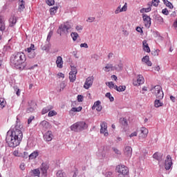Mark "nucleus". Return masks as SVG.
<instances>
[{
	"label": "nucleus",
	"instance_id": "nucleus-1",
	"mask_svg": "<svg viewBox=\"0 0 177 177\" xmlns=\"http://www.w3.org/2000/svg\"><path fill=\"white\" fill-rule=\"evenodd\" d=\"M23 125L20 122L19 118H17L16 124L15 129H11L7 132L6 138V142L8 147H17L20 145L21 140H23Z\"/></svg>",
	"mask_w": 177,
	"mask_h": 177
},
{
	"label": "nucleus",
	"instance_id": "nucleus-2",
	"mask_svg": "<svg viewBox=\"0 0 177 177\" xmlns=\"http://www.w3.org/2000/svg\"><path fill=\"white\" fill-rule=\"evenodd\" d=\"M26 60V54L21 52L15 53L10 57V66L17 70H24L27 66Z\"/></svg>",
	"mask_w": 177,
	"mask_h": 177
},
{
	"label": "nucleus",
	"instance_id": "nucleus-3",
	"mask_svg": "<svg viewBox=\"0 0 177 177\" xmlns=\"http://www.w3.org/2000/svg\"><path fill=\"white\" fill-rule=\"evenodd\" d=\"M88 128V124L84 121L77 122L71 126V130L73 132H82Z\"/></svg>",
	"mask_w": 177,
	"mask_h": 177
},
{
	"label": "nucleus",
	"instance_id": "nucleus-4",
	"mask_svg": "<svg viewBox=\"0 0 177 177\" xmlns=\"http://www.w3.org/2000/svg\"><path fill=\"white\" fill-rule=\"evenodd\" d=\"M115 171L118 172V177H129V169L124 165H118Z\"/></svg>",
	"mask_w": 177,
	"mask_h": 177
},
{
	"label": "nucleus",
	"instance_id": "nucleus-5",
	"mask_svg": "<svg viewBox=\"0 0 177 177\" xmlns=\"http://www.w3.org/2000/svg\"><path fill=\"white\" fill-rule=\"evenodd\" d=\"M71 29V25L68 22H66L64 25H61L57 30V34L62 35V33L68 34V30Z\"/></svg>",
	"mask_w": 177,
	"mask_h": 177
},
{
	"label": "nucleus",
	"instance_id": "nucleus-6",
	"mask_svg": "<svg viewBox=\"0 0 177 177\" xmlns=\"http://www.w3.org/2000/svg\"><path fill=\"white\" fill-rule=\"evenodd\" d=\"M39 127L41 132H46L49 129L50 124L48 121L43 120L39 123Z\"/></svg>",
	"mask_w": 177,
	"mask_h": 177
},
{
	"label": "nucleus",
	"instance_id": "nucleus-7",
	"mask_svg": "<svg viewBox=\"0 0 177 177\" xmlns=\"http://www.w3.org/2000/svg\"><path fill=\"white\" fill-rule=\"evenodd\" d=\"M70 82H74L77 80V68L73 67L69 73Z\"/></svg>",
	"mask_w": 177,
	"mask_h": 177
},
{
	"label": "nucleus",
	"instance_id": "nucleus-8",
	"mask_svg": "<svg viewBox=\"0 0 177 177\" xmlns=\"http://www.w3.org/2000/svg\"><path fill=\"white\" fill-rule=\"evenodd\" d=\"M156 91V96L157 99L161 100L164 97V93L160 86H156L154 87Z\"/></svg>",
	"mask_w": 177,
	"mask_h": 177
},
{
	"label": "nucleus",
	"instance_id": "nucleus-9",
	"mask_svg": "<svg viewBox=\"0 0 177 177\" xmlns=\"http://www.w3.org/2000/svg\"><path fill=\"white\" fill-rule=\"evenodd\" d=\"M171 167H172V158L171 155H167L165 161V168L167 171H169V169H171Z\"/></svg>",
	"mask_w": 177,
	"mask_h": 177
},
{
	"label": "nucleus",
	"instance_id": "nucleus-10",
	"mask_svg": "<svg viewBox=\"0 0 177 177\" xmlns=\"http://www.w3.org/2000/svg\"><path fill=\"white\" fill-rule=\"evenodd\" d=\"M145 84V78L142 75H138L137 77V80H134L133 82V84L134 86H138V85H142Z\"/></svg>",
	"mask_w": 177,
	"mask_h": 177
},
{
	"label": "nucleus",
	"instance_id": "nucleus-11",
	"mask_svg": "<svg viewBox=\"0 0 177 177\" xmlns=\"http://www.w3.org/2000/svg\"><path fill=\"white\" fill-rule=\"evenodd\" d=\"M142 19L143 21L145 22V27H150V26H151V18H150V17L146 14H143L142 15Z\"/></svg>",
	"mask_w": 177,
	"mask_h": 177
},
{
	"label": "nucleus",
	"instance_id": "nucleus-12",
	"mask_svg": "<svg viewBox=\"0 0 177 177\" xmlns=\"http://www.w3.org/2000/svg\"><path fill=\"white\" fill-rule=\"evenodd\" d=\"M92 84H93V77H87L84 84V89H88V88H91V86H92Z\"/></svg>",
	"mask_w": 177,
	"mask_h": 177
},
{
	"label": "nucleus",
	"instance_id": "nucleus-13",
	"mask_svg": "<svg viewBox=\"0 0 177 177\" xmlns=\"http://www.w3.org/2000/svg\"><path fill=\"white\" fill-rule=\"evenodd\" d=\"M100 133H104V136H109V132H107V123L102 122L100 124Z\"/></svg>",
	"mask_w": 177,
	"mask_h": 177
},
{
	"label": "nucleus",
	"instance_id": "nucleus-14",
	"mask_svg": "<svg viewBox=\"0 0 177 177\" xmlns=\"http://www.w3.org/2000/svg\"><path fill=\"white\" fill-rule=\"evenodd\" d=\"M44 139L46 140V142H51L52 139H53V134H52V131H48L44 135Z\"/></svg>",
	"mask_w": 177,
	"mask_h": 177
},
{
	"label": "nucleus",
	"instance_id": "nucleus-15",
	"mask_svg": "<svg viewBox=\"0 0 177 177\" xmlns=\"http://www.w3.org/2000/svg\"><path fill=\"white\" fill-rule=\"evenodd\" d=\"M101 102L100 101L97 100L95 102H94V104L92 106V110H95L96 109L97 111H102V109H103L102 107V105H100Z\"/></svg>",
	"mask_w": 177,
	"mask_h": 177
},
{
	"label": "nucleus",
	"instance_id": "nucleus-16",
	"mask_svg": "<svg viewBox=\"0 0 177 177\" xmlns=\"http://www.w3.org/2000/svg\"><path fill=\"white\" fill-rule=\"evenodd\" d=\"M141 133L140 134V138H142V139H145V138H147V135L149 133V130L146 129L145 127H142L140 129Z\"/></svg>",
	"mask_w": 177,
	"mask_h": 177
},
{
	"label": "nucleus",
	"instance_id": "nucleus-17",
	"mask_svg": "<svg viewBox=\"0 0 177 177\" xmlns=\"http://www.w3.org/2000/svg\"><path fill=\"white\" fill-rule=\"evenodd\" d=\"M48 169H49V165H48V163L41 164V171H42L43 175H46Z\"/></svg>",
	"mask_w": 177,
	"mask_h": 177
},
{
	"label": "nucleus",
	"instance_id": "nucleus-18",
	"mask_svg": "<svg viewBox=\"0 0 177 177\" xmlns=\"http://www.w3.org/2000/svg\"><path fill=\"white\" fill-rule=\"evenodd\" d=\"M9 23L10 27H15V26H16V23H17V18L16 16L12 15L9 19Z\"/></svg>",
	"mask_w": 177,
	"mask_h": 177
},
{
	"label": "nucleus",
	"instance_id": "nucleus-19",
	"mask_svg": "<svg viewBox=\"0 0 177 177\" xmlns=\"http://www.w3.org/2000/svg\"><path fill=\"white\" fill-rule=\"evenodd\" d=\"M56 64L58 68H63V58L61 56L57 57Z\"/></svg>",
	"mask_w": 177,
	"mask_h": 177
},
{
	"label": "nucleus",
	"instance_id": "nucleus-20",
	"mask_svg": "<svg viewBox=\"0 0 177 177\" xmlns=\"http://www.w3.org/2000/svg\"><path fill=\"white\" fill-rule=\"evenodd\" d=\"M124 154L127 157H131L132 156V147L127 146L124 149Z\"/></svg>",
	"mask_w": 177,
	"mask_h": 177
},
{
	"label": "nucleus",
	"instance_id": "nucleus-21",
	"mask_svg": "<svg viewBox=\"0 0 177 177\" xmlns=\"http://www.w3.org/2000/svg\"><path fill=\"white\" fill-rule=\"evenodd\" d=\"M142 46H143V50H145V52H147V53H150V47H149L147 41L144 40L142 41Z\"/></svg>",
	"mask_w": 177,
	"mask_h": 177
},
{
	"label": "nucleus",
	"instance_id": "nucleus-22",
	"mask_svg": "<svg viewBox=\"0 0 177 177\" xmlns=\"http://www.w3.org/2000/svg\"><path fill=\"white\" fill-rule=\"evenodd\" d=\"M38 156H39V152L38 151H34L29 155V160H35Z\"/></svg>",
	"mask_w": 177,
	"mask_h": 177
},
{
	"label": "nucleus",
	"instance_id": "nucleus-23",
	"mask_svg": "<svg viewBox=\"0 0 177 177\" xmlns=\"http://www.w3.org/2000/svg\"><path fill=\"white\" fill-rule=\"evenodd\" d=\"M5 21L2 18V16H0V31H5Z\"/></svg>",
	"mask_w": 177,
	"mask_h": 177
},
{
	"label": "nucleus",
	"instance_id": "nucleus-24",
	"mask_svg": "<svg viewBox=\"0 0 177 177\" xmlns=\"http://www.w3.org/2000/svg\"><path fill=\"white\" fill-rule=\"evenodd\" d=\"M153 158L155 160H157V161H162V155L158 153V152H156L153 155Z\"/></svg>",
	"mask_w": 177,
	"mask_h": 177
},
{
	"label": "nucleus",
	"instance_id": "nucleus-25",
	"mask_svg": "<svg viewBox=\"0 0 177 177\" xmlns=\"http://www.w3.org/2000/svg\"><path fill=\"white\" fill-rule=\"evenodd\" d=\"M120 122L123 127H128V120L125 118H121L120 119Z\"/></svg>",
	"mask_w": 177,
	"mask_h": 177
},
{
	"label": "nucleus",
	"instance_id": "nucleus-26",
	"mask_svg": "<svg viewBox=\"0 0 177 177\" xmlns=\"http://www.w3.org/2000/svg\"><path fill=\"white\" fill-rule=\"evenodd\" d=\"M30 174L31 175H33V176H39V174H41V172L39 169H35L31 170Z\"/></svg>",
	"mask_w": 177,
	"mask_h": 177
},
{
	"label": "nucleus",
	"instance_id": "nucleus-27",
	"mask_svg": "<svg viewBox=\"0 0 177 177\" xmlns=\"http://www.w3.org/2000/svg\"><path fill=\"white\" fill-rule=\"evenodd\" d=\"M154 106L156 108L162 107V106H164V103L161 102L160 100H156L154 102Z\"/></svg>",
	"mask_w": 177,
	"mask_h": 177
},
{
	"label": "nucleus",
	"instance_id": "nucleus-28",
	"mask_svg": "<svg viewBox=\"0 0 177 177\" xmlns=\"http://www.w3.org/2000/svg\"><path fill=\"white\" fill-rule=\"evenodd\" d=\"M122 67H124V66L120 63L113 66V70L115 69L117 71H121L122 70Z\"/></svg>",
	"mask_w": 177,
	"mask_h": 177
},
{
	"label": "nucleus",
	"instance_id": "nucleus-29",
	"mask_svg": "<svg viewBox=\"0 0 177 177\" xmlns=\"http://www.w3.org/2000/svg\"><path fill=\"white\" fill-rule=\"evenodd\" d=\"M41 49L43 50H49L50 49V43L49 41L44 46H41Z\"/></svg>",
	"mask_w": 177,
	"mask_h": 177
},
{
	"label": "nucleus",
	"instance_id": "nucleus-30",
	"mask_svg": "<svg viewBox=\"0 0 177 177\" xmlns=\"http://www.w3.org/2000/svg\"><path fill=\"white\" fill-rule=\"evenodd\" d=\"M57 9H59V7H57V6H54V7L51 8L50 9V15H55V13H57Z\"/></svg>",
	"mask_w": 177,
	"mask_h": 177
},
{
	"label": "nucleus",
	"instance_id": "nucleus-31",
	"mask_svg": "<svg viewBox=\"0 0 177 177\" xmlns=\"http://www.w3.org/2000/svg\"><path fill=\"white\" fill-rule=\"evenodd\" d=\"M57 177H66V173L63 170H59L56 174Z\"/></svg>",
	"mask_w": 177,
	"mask_h": 177
},
{
	"label": "nucleus",
	"instance_id": "nucleus-32",
	"mask_svg": "<svg viewBox=\"0 0 177 177\" xmlns=\"http://www.w3.org/2000/svg\"><path fill=\"white\" fill-rule=\"evenodd\" d=\"M28 53V57H29V59H34V57L37 56V53H35V51H30Z\"/></svg>",
	"mask_w": 177,
	"mask_h": 177
},
{
	"label": "nucleus",
	"instance_id": "nucleus-33",
	"mask_svg": "<svg viewBox=\"0 0 177 177\" xmlns=\"http://www.w3.org/2000/svg\"><path fill=\"white\" fill-rule=\"evenodd\" d=\"M5 106H6V101L2 98H0V109L2 110Z\"/></svg>",
	"mask_w": 177,
	"mask_h": 177
},
{
	"label": "nucleus",
	"instance_id": "nucleus-34",
	"mask_svg": "<svg viewBox=\"0 0 177 177\" xmlns=\"http://www.w3.org/2000/svg\"><path fill=\"white\" fill-rule=\"evenodd\" d=\"M71 36L73 38V41H77V39L78 38L79 35H78V33L73 32L71 34Z\"/></svg>",
	"mask_w": 177,
	"mask_h": 177
},
{
	"label": "nucleus",
	"instance_id": "nucleus-35",
	"mask_svg": "<svg viewBox=\"0 0 177 177\" xmlns=\"http://www.w3.org/2000/svg\"><path fill=\"white\" fill-rule=\"evenodd\" d=\"M140 13H149V12H151V8L150 7H148L147 8H142L140 10Z\"/></svg>",
	"mask_w": 177,
	"mask_h": 177
},
{
	"label": "nucleus",
	"instance_id": "nucleus-36",
	"mask_svg": "<svg viewBox=\"0 0 177 177\" xmlns=\"http://www.w3.org/2000/svg\"><path fill=\"white\" fill-rule=\"evenodd\" d=\"M12 154L15 157H23V153H19L17 150L14 151Z\"/></svg>",
	"mask_w": 177,
	"mask_h": 177
},
{
	"label": "nucleus",
	"instance_id": "nucleus-37",
	"mask_svg": "<svg viewBox=\"0 0 177 177\" xmlns=\"http://www.w3.org/2000/svg\"><path fill=\"white\" fill-rule=\"evenodd\" d=\"M105 96L106 97H109L110 102H114V97L111 96V93H106Z\"/></svg>",
	"mask_w": 177,
	"mask_h": 177
},
{
	"label": "nucleus",
	"instance_id": "nucleus-38",
	"mask_svg": "<svg viewBox=\"0 0 177 177\" xmlns=\"http://www.w3.org/2000/svg\"><path fill=\"white\" fill-rule=\"evenodd\" d=\"M151 3H152L153 6L157 8V6H158V3H160V0H152Z\"/></svg>",
	"mask_w": 177,
	"mask_h": 177
},
{
	"label": "nucleus",
	"instance_id": "nucleus-39",
	"mask_svg": "<svg viewBox=\"0 0 177 177\" xmlns=\"http://www.w3.org/2000/svg\"><path fill=\"white\" fill-rule=\"evenodd\" d=\"M71 110H72V111L75 112H80L82 110V106H79L77 108L76 107H73Z\"/></svg>",
	"mask_w": 177,
	"mask_h": 177
},
{
	"label": "nucleus",
	"instance_id": "nucleus-40",
	"mask_svg": "<svg viewBox=\"0 0 177 177\" xmlns=\"http://www.w3.org/2000/svg\"><path fill=\"white\" fill-rule=\"evenodd\" d=\"M46 3H47L48 6H53V5H55V0H46Z\"/></svg>",
	"mask_w": 177,
	"mask_h": 177
},
{
	"label": "nucleus",
	"instance_id": "nucleus-41",
	"mask_svg": "<svg viewBox=\"0 0 177 177\" xmlns=\"http://www.w3.org/2000/svg\"><path fill=\"white\" fill-rule=\"evenodd\" d=\"M149 60H150V57H149V55H146L143 57L142 59V62H143L145 64H147Z\"/></svg>",
	"mask_w": 177,
	"mask_h": 177
},
{
	"label": "nucleus",
	"instance_id": "nucleus-42",
	"mask_svg": "<svg viewBox=\"0 0 177 177\" xmlns=\"http://www.w3.org/2000/svg\"><path fill=\"white\" fill-rule=\"evenodd\" d=\"M52 35H53V31L51 30L48 32V35L47 36V39H46L47 42H49L50 41V38H52Z\"/></svg>",
	"mask_w": 177,
	"mask_h": 177
},
{
	"label": "nucleus",
	"instance_id": "nucleus-43",
	"mask_svg": "<svg viewBox=\"0 0 177 177\" xmlns=\"http://www.w3.org/2000/svg\"><path fill=\"white\" fill-rule=\"evenodd\" d=\"M127 89V86H118V92H124Z\"/></svg>",
	"mask_w": 177,
	"mask_h": 177
},
{
	"label": "nucleus",
	"instance_id": "nucleus-44",
	"mask_svg": "<svg viewBox=\"0 0 177 177\" xmlns=\"http://www.w3.org/2000/svg\"><path fill=\"white\" fill-rule=\"evenodd\" d=\"M106 84L109 88H110V89H113V88H114V83L113 82H108Z\"/></svg>",
	"mask_w": 177,
	"mask_h": 177
},
{
	"label": "nucleus",
	"instance_id": "nucleus-45",
	"mask_svg": "<svg viewBox=\"0 0 177 177\" xmlns=\"http://www.w3.org/2000/svg\"><path fill=\"white\" fill-rule=\"evenodd\" d=\"M57 114V111H49L48 113V117H53L54 115H56Z\"/></svg>",
	"mask_w": 177,
	"mask_h": 177
},
{
	"label": "nucleus",
	"instance_id": "nucleus-46",
	"mask_svg": "<svg viewBox=\"0 0 177 177\" xmlns=\"http://www.w3.org/2000/svg\"><path fill=\"white\" fill-rule=\"evenodd\" d=\"M167 8H169V9H174V5H172V3L170 1L167 2L166 4H165Z\"/></svg>",
	"mask_w": 177,
	"mask_h": 177
},
{
	"label": "nucleus",
	"instance_id": "nucleus-47",
	"mask_svg": "<svg viewBox=\"0 0 177 177\" xmlns=\"http://www.w3.org/2000/svg\"><path fill=\"white\" fill-rule=\"evenodd\" d=\"M162 15H165V16H168V15H169V11H168L167 8H165V9L162 10Z\"/></svg>",
	"mask_w": 177,
	"mask_h": 177
},
{
	"label": "nucleus",
	"instance_id": "nucleus-48",
	"mask_svg": "<svg viewBox=\"0 0 177 177\" xmlns=\"http://www.w3.org/2000/svg\"><path fill=\"white\" fill-rule=\"evenodd\" d=\"M77 102H84V96L82 95H77Z\"/></svg>",
	"mask_w": 177,
	"mask_h": 177
},
{
	"label": "nucleus",
	"instance_id": "nucleus-49",
	"mask_svg": "<svg viewBox=\"0 0 177 177\" xmlns=\"http://www.w3.org/2000/svg\"><path fill=\"white\" fill-rule=\"evenodd\" d=\"M128 8V6L127 3L124 5V6L121 8L120 12H127V9Z\"/></svg>",
	"mask_w": 177,
	"mask_h": 177
},
{
	"label": "nucleus",
	"instance_id": "nucleus-50",
	"mask_svg": "<svg viewBox=\"0 0 177 177\" xmlns=\"http://www.w3.org/2000/svg\"><path fill=\"white\" fill-rule=\"evenodd\" d=\"M121 6H119L117 9L115 10V15H118V13H121Z\"/></svg>",
	"mask_w": 177,
	"mask_h": 177
},
{
	"label": "nucleus",
	"instance_id": "nucleus-51",
	"mask_svg": "<svg viewBox=\"0 0 177 177\" xmlns=\"http://www.w3.org/2000/svg\"><path fill=\"white\" fill-rule=\"evenodd\" d=\"M152 56H158V50H154L151 51Z\"/></svg>",
	"mask_w": 177,
	"mask_h": 177
},
{
	"label": "nucleus",
	"instance_id": "nucleus-52",
	"mask_svg": "<svg viewBox=\"0 0 177 177\" xmlns=\"http://www.w3.org/2000/svg\"><path fill=\"white\" fill-rule=\"evenodd\" d=\"M112 150H113V151L115 153V154H121V151H120V150H118V149L115 148V147H113Z\"/></svg>",
	"mask_w": 177,
	"mask_h": 177
},
{
	"label": "nucleus",
	"instance_id": "nucleus-53",
	"mask_svg": "<svg viewBox=\"0 0 177 177\" xmlns=\"http://www.w3.org/2000/svg\"><path fill=\"white\" fill-rule=\"evenodd\" d=\"M106 70H109L110 68H112L113 70H114V67L113 66V64H106V66H105Z\"/></svg>",
	"mask_w": 177,
	"mask_h": 177
},
{
	"label": "nucleus",
	"instance_id": "nucleus-54",
	"mask_svg": "<svg viewBox=\"0 0 177 177\" xmlns=\"http://www.w3.org/2000/svg\"><path fill=\"white\" fill-rule=\"evenodd\" d=\"M135 136H138V132L137 131H134V132L131 133L129 135V138H133Z\"/></svg>",
	"mask_w": 177,
	"mask_h": 177
},
{
	"label": "nucleus",
	"instance_id": "nucleus-55",
	"mask_svg": "<svg viewBox=\"0 0 177 177\" xmlns=\"http://www.w3.org/2000/svg\"><path fill=\"white\" fill-rule=\"evenodd\" d=\"M48 112H49V111L46 106L42 109L41 114H46Z\"/></svg>",
	"mask_w": 177,
	"mask_h": 177
},
{
	"label": "nucleus",
	"instance_id": "nucleus-56",
	"mask_svg": "<svg viewBox=\"0 0 177 177\" xmlns=\"http://www.w3.org/2000/svg\"><path fill=\"white\" fill-rule=\"evenodd\" d=\"M21 157L24 158H28V157L30 158V155H28V152H24V154Z\"/></svg>",
	"mask_w": 177,
	"mask_h": 177
},
{
	"label": "nucleus",
	"instance_id": "nucleus-57",
	"mask_svg": "<svg viewBox=\"0 0 177 177\" xmlns=\"http://www.w3.org/2000/svg\"><path fill=\"white\" fill-rule=\"evenodd\" d=\"M35 117L34 116H30L28 119V124H30V122H32V120H34Z\"/></svg>",
	"mask_w": 177,
	"mask_h": 177
},
{
	"label": "nucleus",
	"instance_id": "nucleus-58",
	"mask_svg": "<svg viewBox=\"0 0 177 177\" xmlns=\"http://www.w3.org/2000/svg\"><path fill=\"white\" fill-rule=\"evenodd\" d=\"M26 165H24V163H21L19 166L20 169H21V171H24V169H26Z\"/></svg>",
	"mask_w": 177,
	"mask_h": 177
},
{
	"label": "nucleus",
	"instance_id": "nucleus-59",
	"mask_svg": "<svg viewBox=\"0 0 177 177\" xmlns=\"http://www.w3.org/2000/svg\"><path fill=\"white\" fill-rule=\"evenodd\" d=\"M112 175H113V172L108 171V172L106 173L105 176L106 177H111Z\"/></svg>",
	"mask_w": 177,
	"mask_h": 177
},
{
	"label": "nucleus",
	"instance_id": "nucleus-60",
	"mask_svg": "<svg viewBox=\"0 0 177 177\" xmlns=\"http://www.w3.org/2000/svg\"><path fill=\"white\" fill-rule=\"evenodd\" d=\"M80 48H88V44L84 43L80 44Z\"/></svg>",
	"mask_w": 177,
	"mask_h": 177
},
{
	"label": "nucleus",
	"instance_id": "nucleus-61",
	"mask_svg": "<svg viewBox=\"0 0 177 177\" xmlns=\"http://www.w3.org/2000/svg\"><path fill=\"white\" fill-rule=\"evenodd\" d=\"M69 115H71V117H74V115H75V113L71 109L69 111Z\"/></svg>",
	"mask_w": 177,
	"mask_h": 177
},
{
	"label": "nucleus",
	"instance_id": "nucleus-62",
	"mask_svg": "<svg viewBox=\"0 0 177 177\" xmlns=\"http://www.w3.org/2000/svg\"><path fill=\"white\" fill-rule=\"evenodd\" d=\"M32 111H34V108H32V107L28 108V109H27L28 113H32Z\"/></svg>",
	"mask_w": 177,
	"mask_h": 177
},
{
	"label": "nucleus",
	"instance_id": "nucleus-63",
	"mask_svg": "<svg viewBox=\"0 0 177 177\" xmlns=\"http://www.w3.org/2000/svg\"><path fill=\"white\" fill-rule=\"evenodd\" d=\"M136 31H137L138 32H143V30H142L140 27H139V26H138V27L136 28Z\"/></svg>",
	"mask_w": 177,
	"mask_h": 177
},
{
	"label": "nucleus",
	"instance_id": "nucleus-64",
	"mask_svg": "<svg viewBox=\"0 0 177 177\" xmlns=\"http://www.w3.org/2000/svg\"><path fill=\"white\" fill-rule=\"evenodd\" d=\"M173 27H174V28H177V19L174 22Z\"/></svg>",
	"mask_w": 177,
	"mask_h": 177
}]
</instances>
